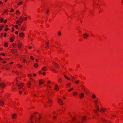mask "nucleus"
<instances>
[{
  "label": "nucleus",
  "mask_w": 123,
  "mask_h": 123,
  "mask_svg": "<svg viewBox=\"0 0 123 123\" xmlns=\"http://www.w3.org/2000/svg\"><path fill=\"white\" fill-rule=\"evenodd\" d=\"M18 48H21V45L20 43H19L18 44Z\"/></svg>",
  "instance_id": "5701e85b"
},
{
  "label": "nucleus",
  "mask_w": 123,
  "mask_h": 123,
  "mask_svg": "<svg viewBox=\"0 0 123 123\" xmlns=\"http://www.w3.org/2000/svg\"><path fill=\"white\" fill-rule=\"evenodd\" d=\"M53 65L56 68H58L59 67V66L57 64L55 63H53Z\"/></svg>",
  "instance_id": "0eeeda50"
},
{
  "label": "nucleus",
  "mask_w": 123,
  "mask_h": 123,
  "mask_svg": "<svg viewBox=\"0 0 123 123\" xmlns=\"http://www.w3.org/2000/svg\"><path fill=\"white\" fill-rule=\"evenodd\" d=\"M58 34L59 36H61V33L59 32H58Z\"/></svg>",
  "instance_id": "58836bf2"
},
{
  "label": "nucleus",
  "mask_w": 123,
  "mask_h": 123,
  "mask_svg": "<svg viewBox=\"0 0 123 123\" xmlns=\"http://www.w3.org/2000/svg\"><path fill=\"white\" fill-rule=\"evenodd\" d=\"M21 61L23 62H25L26 61V60L25 59H23L22 60H21Z\"/></svg>",
  "instance_id": "a19ab883"
},
{
  "label": "nucleus",
  "mask_w": 123,
  "mask_h": 123,
  "mask_svg": "<svg viewBox=\"0 0 123 123\" xmlns=\"http://www.w3.org/2000/svg\"><path fill=\"white\" fill-rule=\"evenodd\" d=\"M82 88L84 90V91L87 92V91L86 90L85 88Z\"/></svg>",
  "instance_id": "2f4dec72"
},
{
  "label": "nucleus",
  "mask_w": 123,
  "mask_h": 123,
  "mask_svg": "<svg viewBox=\"0 0 123 123\" xmlns=\"http://www.w3.org/2000/svg\"><path fill=\"white\" fill-rule=\"evenodd\" d=\"M51 101L50 100H49L48 101V103H50L51 102Z\"/></svg>",
  "instance_id": "49530a36"
},
{
  "label": "nucleus",
  "mask_w": 123,
  "mask_h": 123,
  "mask_svg": "<svg viewBox=\"0 0 123 123\" xmlns=\"http://www.w3.org/2000/svg\"><path fill=\"white\" fill-rule=\"evenodd\" d=\"M47 69V68L45 66L42 69V70L43 71H45Z\"/></svg>",
  "instance_id": "f8f14e48"
},
{
  "label": "nucleus",
  "mask_w": 123,
  "mask_h": 123,
  "mask_svg": "<svg viewBox=\"0 0 123 123\" xmlns=\"http://www.w3.org/2000/svg\"><path fill=\"white\" fill-rule=\"evenodd\" d=\"M84 96V94L83 93H82L80 94V98H82Z\"/></svg>",
  "instance_id": "4468645a"
},
{
  "label": "nucleus",
  "mask_w": 123,
  "mask_h": 123,
  "mask_svg": "<svg viewBox=\"0 0 123 123\" xmlns=\"http://www.w3.org/2000/svg\"><path fill=\"white\" fill-rule=\"evenodd\" d=\"M3 26H1L0 27V31H1V30H2V29L3 28Z\"/></svg>",
  "instance_id": "7c9ffc66"
},
{
  "label": "nucleus",
  "mask_w": 123,
  "mask_h": 123,
  "mask_svg": "<svg viewBox=\"0 0 123 123\" xmlns=\"http://www.w3.org/2000/svg\"><path fill=\"white\" fill-rule=\"evenodd\" d=\"M73 88L71 89H69V90H68V91H69L70 92L71 90H73Z\"/></svg>",
  "instance_id": "ea45409f"
},
{
  "label": "nucleus",
  "mask_w": 123,
  "mask_h": 123,
  "mask_svg": "<svg viewBox=\"0 0 123 123\" xmlns=\"http://www.w3.org/2000/svg\"><path fill=\"white\" fill-rule=\"evenodd\" d=\"M34 117H35V118L34 119V120H36V118L37 117L36 116H35Z\"/></svg>",
  "instance_id": "4d7b16f0"
},
{
  "label": "nucleus",
  "mask_w": 123,
  "mask_h": 123,
  "mask_svg": "<svg viewBox=\"0 0 123 123\" xmlns=\"http://www.w3.org/2000/svg\"><path fill=\"white\" fill-rule=\"evenodd\" d=\"M19 19L20 20H19L20 22L21 23H22L23 20V17L21 16H20L19 18Z\"/></svg>",
  "instance_id": "6e6552de"
},
{
  "label": "nucleus",
  "mask_w": 123,
  "mask_h": 123,
  "mask_svg": "<svg viewBox=\"0 0 123 123\" xmlns=\"http://www.w3.org/2000/svg\"><path fill=\"white\" fill-rule=\"evenodd\" d=\"M38 64L37 63H35L34 65V67H38Z\"/></svg>",
  "instance_id": "6ab92c4d"
},
{
  "label": "nucleus",
  "mask_w": 123,
  "mask_h": 123,
  "mask_svg": "<svg viewBox=\"0 0 123 123\" xmlns=\"http://www.w3.org/2000/svg\"><path fill=\"white\" fill-rule=\"evenodd\" d=\"M9 29L8 28H6L5 30V31H7Z\"/></svg>",
  "instance_id": "4c0bfd02"
},
{
  "label": "nucleus",
  "mask_w": 123,
  "mask_h": 123,
  "mask_svg": "<svg viewBox=\"0 0 123 123\" xmlns=\"http://www.w3.org/2000/svg\"><path fill=\"white\" fill-rule=\"evenodd\" d=\"M74 76H72V81L74 80Z\"/></svg>",
  "instance_id": "e433bc0d"
},
{
  "label": "nucleus",
  "mask_w": 123,
  "mask_h": 123,
  "mask_svg": "<svg viewBox=\"0 0 123 123\" xmlns=\"http://www.w3.org/2000/svg\"><path fill=\"white\" fill-rule=\"evenodd\" d=\"M1 55H3V56H4L5 55V54L3 53H2L1 54Z\"/></svg>",
  "instance_id": "e2e57ef3"
},
{
  "label": "nucleus",
  "mask_w": 123,
  "mask_h": 123,
  "mask_svg": "<svg viewBox=\"0 0 123 123\" xmlns=\"http://www.w3.org/2000/svg\"><path fill=\"white\" fill-rule=\"evenodd\" d=\"M13 46L14 47H15V44H13Z\"/></svg>",
  "instance_id": "13d9d810"
},
{
  "label": "nucleus",
  "mask_w": 123,
  "mask_h": 123,
  "mask_svg": "<svg viewBox=\"0 0 123 123\" xmlns=\"http://www.w3.org/2000/svg\"><path fill=\"white\" fill-rule=\"evenodd\" d=\"M33 117H34V116H32L31 118L30 119V122L31 123H34V121L32 120V119Z\"/></svg>",
  "instance_id": "ddd939ff"
},
{
  "label": "nucleus",
  "mask_w": 123,
  "mask_h": 123,
  "mask_svg": "<svg viewBox=\"0 0 123 123\" xmlns=\"http://www.w3.org/2000/svg\"><path fill=\"white\" fill-rule=\"evenodd\" d=\"M31 58L32 60H34V58H32V56H31Z\"/></svg>",
  "instance_id": "c03bdc74"
},
{
  "label": "nucleus",
  "mask_w": 123,
  "mask_h": 123,
  "mask_svg": "<svg viewBox=\"0 0 123 123\" xmlns=\"http://www.w3.org/2000/svg\"><path fill=\"white\" fill-rule=\"evenodd\" d=\"M3 21L4 20L3 19L1 18L0 19V21L3 22Z\"/></svg>",
  "instance_id": "f704fd0d"
},
{
  "label": "nucleus",
  "mask_w": 123,
  "mask_h": 123,
  "mask_svg": "<svg viewBox=\"0 0 123 123\" xmlns=\"http://www.w3.org/2000/svg\"><path fill=\"white\" fill-rule=\"evenodd\" d=\"M62 79L61 78H60L58 80V81L59 82H61L62 81Z\"/></svg>",
  "instance_id": "bb28decb"
},
{
  "label": "nucleus",
  "mask_w": 123,
  "mask_h": 123,
  "mask_svg": "<svg viewBox=\"0 0 123 123\" xmlns=\"http://www.w3.org/2000/svg\"><path fill=\"white\" fill-rule=\"evenodd\" d=\"M39 73L40 74H42V72L41 71H40L39 72Z\"/></svg>",
  "instance_id": "5fc2aeb1"
},
{
  "label": "nucleus",
  "mask_w": 123,
  "mask_h": 123,
  "mask_svg": "<svg viewBox=\"0 0 123 123\" xmlns=\"http://www.w3.org/2000/svg\"><path fill=\"white\" fill-rule=\"evenodd\" d=\"M83 37L85 39H86L87 38L88 36V35L86 33L84 34H83Z\"/></svg>",
  "instance_id": "39448f33"
},
{
  "label": "nucleus",
  "mask_w": 123,
  "mask_h": 123,
  "mask_svg": "<svg viewBox=\"0 0 123 123\" xmlns=\"http://www.w3.org/2000/svg\"><path fill=\"white\" fill-rule=\"evenodd\" d=\"M17 67L18 68H21L22 67V66L19 64H18L17 65Z\"/></svg>",
  "instance_id": "aec40b11"
},
{
  "label": "nucleus",
  "mask_w": 123,
  "mask_h": 123,
  "mask_svg": "<svg viewBox=\"0 0 123 123\" xmlns=\"http://www.w3.org/2000/svg\"><path fill=\"white\" fill-rule=\"evenodd\" d=\"M15 33L16 34H17L18 33V31H16L15 32Z\"/></svg>",
  "instance_id": "bf43d9fd"
},
{
  "label": "nucleus",
  "mask_w": 123,
  "mask_h": 123,
  "mask_svg": "<svg viewBox=\"0 0 123 123\" xmlns=\"http://www.w3.org/2000/svg\"><path fill=\"white\" fill-rule=\"evenodd\" d=\"M0 4H3L2 2L1 1H0Z\"/></svg>",
  "instance_id": "6e6d98bb"
},
{
  "label": "nucleus",
  "mask_w": 123,
  "mask_h": 123,
  "mask_svg": "<svg viewBox=\"0 0 123 123\" xmlns=\"http://www.w3.org/2000/svg\"><path fill=\"white\" fill-rule=\"evenodd\" d=\"M86 118V116H84L82 117V119L83 120H85Z\"/></svg>",
  "instance_id": "a878e982"
},
{
  "label": "nucleus",
  "mask_w": 123,
  "mask_h": 123,
  "mask_svg": "<svg viewBox=\"0 0 123 123\" xmlns=\"http://www.w3.org/2000/svg\"><path fill=\"white\" fill-rule=\"evenodd\" d=\"M19 36L20 37H23L24 36V34L22 32H21L19 34Z\"/></svg>",
  "instance_id": "9d476101"
},
{
  "label": "nucleus",
  "mask_w": 123,
  "mask_h": 123,
  "mask_svg": "<svg viewBox=\"0 0 123 123\" xmlns=\"http://www.w3.org/2000/svg\"><path fill=\"white\" fill-rule=\"evenodd\" d=\"M17 86H18V88L19 89H20L22 88L23 86V83H21L19 85H18V84H17Z\"/></svg>",
  "instance_id": "f03ea898"
},
{
  "label": "nucleus",
  "mask_w": 123,
  "mask_h": 123,
  "mask_svg": "<svg viewBox=\"0 0 123 123\" xmlns=\"http://www.w3.org/2000/svg\"><path fill=\"white\" fill-rule=\"evenodd\" d=\"M100 110H101L103 112H104V110L103 109H102V108H101L100 109Z\"/></svg>",
  "instance_id": "37998d69"
},
{
  "label": "nucleus",
  "mask_w": 123,
  "mask_h": 123,
  "mask_svg": "<svg viewBox=\"0 0 123 123\" xmlns=\"http://www.w3.org/2000/svg\"><path fill=\"white\" fill-rule=\"evenodd\" d=\"M71 84L70 83H68L66 84V86L67 87H69L71 86Z\"/></svg>",
  "instance_id": "393cba45"
},
{
  "label": "nucleus",
  "mask_w": 123,
  "mask_h": 123,
  "mask_svg": "<svg viewBox=\"0 0 123 123\" xmlns=\"http://www.w3.org/2000/svg\"><path fill=\"white\" fill-rule=\"evenodd\" d=\"M55 89L56 90H58L59 89V88L57 85H55Z\"/></svg>",
  "instance_id": "1a4fd4ad"
},
{
  "label": "nucleus",
  "mask_w": 123,
  "mask_h": 123,
  "mask_svg": "<svg viewBox=\"0 0 123 123\" xmlns=\"http://www.w3.org/2000/svg\"><path fill=\"white\" fill-rule=\"evenodd\" d=\"M58 102L59 104L61 105H62L63 104V101L59 98L58 99Z\"/></svg>",
  "instance_id": "20e7f679"
},
{
  "label": "nucleus",
  "mask_w": 123,
  "mask_h": 123,
  "mask_svg": "<svg viewBox=\"0 0 123 123\" xmlns=\"http://www.w3.org/2000/svg\"><path fill=\"white\" fill-rule=\"evenodd\" d=\"M14 11V10L12 9H11V10L10 11V12H12L13 11Z\"/></svg>",
  "instance_id": "79ce46f5"
},
{
  "label": "nucleus",
  "mask_w": 123,
  "mask_h": 123,
  "mask_svg": "<svg viewBox=\"0 0 123 123\" xmlns=\"http://www.w3.org/2000/svg\"><path fill=\"white\" fill-rule=\"evenodd\" d=\"M100 103V101L99 99H97L95 100L94 101V106L96 108V111L94 110V111L95 113L97 115L98 112L97 111H99V105L98 104Z\"/></svg>",
  "instance_id": "f257e3e1"
},
{
  "label": "nucleus",
  "mask_w": 123,
  "mask_h": 123,
  "mask_svg": "<svg viewBox=\"0 0 123 123\" xmlns=\"http://www.w3.org/2000/svg\"><path fill=\"white\" fill-rule=\"evenodd\" d=\"M4 102L3 101H2V100H1L0 101V104L2 106L3 104H4Z\"/></svg>",
  "instance_id": "2eb2a0df"
},
{
  "label": "nucleus",
  "mask_w": 123,
  "mask_h": 123,
  "mask_svg": "<svg viewBox=\"0 0 123 123\" xmlns=\"http://www.w3.org/2000/svg\"><path fill=\"white\" fill-rule=\"evenodd\" d=\"M77 94V93L76 92H74L73 93V95L74 96H75Z\"/></svg>",
  "instance_id": "4be33fe9"
},
{
  "label": "nucleus",
  "mask_w": 123,
  "mask_h": 123,
  "mask_svg": "<svg viewBox=\"0 0 123 123\" xmlns=\"http://www.w3.org/2000/svg\"><path fill=\"white\" fill-rule=\"evenodd\" d=\"M17 52V50L15 49H14L13 51V53H15Z\"/></svg>",
  "instance_id": "473e14b6"
},
{
  "label": "nucleus",
  "mask_w": 123,
  "mask_h": 123,
  "mask_svg": "<svg viewBox=\"0 0 123 123\" xmlns=\"http://www.w3.org/2000/svg\"><path fill=\"white\" fill-rule=\"evenodd\" d=\"M14 31V28H13L12 30V32H13Z\"/></svg>",
  "instance_id": "774afa93"
},
{
  "label": "nucleus",
  "mask_w": 123,
  "mask_h": 123,
  "mask_svg": "<svg viewBox=\"0 0 123 123\" xmlns=\"http://www.w3.org/2000/svg\"><path fill=\"white\" fill-rule=\"evenodd\" d=\"M27 85L28 88H30L31 85V83L30 82H29L27 83Z\"/></svg>",
  "instance_id": "9b49d317"
},
{
  "label": "nucleus",
  "mask_w": 123,
  "mask_h": 123,
  "mask_svg": "<svg viewBox=\"0 0 123 123\" xmlns=\"http://www.w3.org/2000/svg\"><path fill=\"white\" fill-rule=\"evenodd\" d=\"M7 21V20H5L4 22V23H6Z\"/></svg>",
  "instance_id": "09e8293b"
},
{
  "label": "nucleus",
  "mask_w": 123,
  "mask_h": 123,
  "mask_svg": "<svg viewBox=\"0 0 123 123\" xmlns=\"http://www.w3.org/2000/svg\"><path fill=\"white\" fill-rule=\"evenodd\" d=\"M51 70L52 71H53L54 72H55V70H54V69H53V68H52V69H51Z\"/></svg>",
  "instance_id": "de8ad7c7"
},
{
  "label": "nucleus",
  "mask_w": 123,
  "mask_h": 123,
  "mask_svg": "<svg viewBox=\"0 0 123 123\" xmlns=\"http://www.w3.org/2000/svg\"><path fill=\"white\" fill-rule=\"evenodd\" d=\"M43 82H42V81L40 80H39V85H40L42 84H43Z\"/></svg>",
  "instance_id": "c756f323"
},
{
  "label": "nucleus",
  "mask_w": 123,
  "mask_h": 123,
  "mask_svg": "<svg viewBox=\"0 0 123 123\" xmlns=\"http://www.w3.org/2000/svg\"><path fill=\"white\" fill-rule=\"evenodd\" d=\"M31 48H32V47L31 46H30L29 47V48L30 49H31Z\"/></svg>",
  "instance_id": "052dcab7"
},
{
  "label": "nucleus",
  "mask_w": 123,
  "mask_h": 123,
  "mask_svg": "<svg viewBox=\"0 0 123 123\" xmlns=\"http://www.w3.org/2000/svg\"><path fill=\"white\" fill-rule=\"evenodd\" d=\"M50 82H50V81H48V83H49V84H50Z\"/></svg>",
  "instance_id": "680f3d73"
},
{
  "label": "nucleus",
  "mask_w": 123,
  "mask_h": 123,
  "mask_svg": "<svg viewBox=\"0 0 123 123\" xmlns=\"http://www.w3.org/2000/svg\"><path fill=\"white\" fill-rule=\"evenodd\" d=\"M17 116V115L16 114H14L12 115V119H14L15 118V117H16Z\"/></svg>",
  "instance_id": "423d86ee"
},
{
  "label": "nucleus",
  "mask_w": 123,
  "mask_h": 123,
  "mask_svg": "<svg viewBox=\"0 0 123 123\" xmlns=\"http://www.w3.org/2000/svg\"><path fill=\"white\" fill-rule=\"evenodd\" d=\"M19 22H20V21L19 20H17L16 21V23L17 24H18V25H20V24H19Z\"/></svg>",
  "instance_id": "b1692460"
},
{
  "label": "nucleus",
  "mask_w": 123,
  "mask_h": 123,
  "mask_svg": "<svg viewBox=\"0 0 123 123\" xmlns=\"http://www.w3.org/2000/svg\"><path fill=\"white\" fill-rule=\"evenodd\" d=\"M6 35V33H4V36L5 37Z\"/></svg>",
  "instance_id": "864d4df0"
},
{
  "label": "nucleus",
  "mask_w": 123,
  "mask_h": 123,
  "mask_svg": "<svg viewBox=\"0 0 123 123\" xmlns=\"http://www.w3.org/2000/svg\"><path fill=\"white\" fill-rule=\"evenodd\" d=\"M28 76L29 77L30 76L31 77V74H30L28 75Z\"/></svg>",
  "instance_id": "69168bd1"
},
{
  "label": "nucleus",
  "mask_w": 123,
  "mask_h": 123,
  "mask_svg": "<svg viewBox=\"0 0 123 123\" xmlns=\"http://www.w3.org/2000/svg\"><path fill=\"white\" fill-rule=\"evenodd\" d=\"M103 121L104 122L107 121L106 120H105V119H103Z\"/></svg>",
  "instance_id": "3c124183"
},
{
  "label": "nucleus",
  "mask_w": 123,
  "mask_h": 123,
  "mask_svg": "<svg viewBox=\"0 0 123 123\" xmlns=\"http://www.w3.org/2000/svg\"><path fill=\"white\" fill-rule=\"evenodd\" d=\"M14 38V37H12L10 39V41L11 42H12L13 41V39Z\"/></svg>",
  "instance_id": "dca6fc26"
},
{
  "label": "nucleus",
  "mask_w": 123,
  "mask_h": 123,
  "mask_svg": "<svg viewBox=\"0 0 123 123\" xmlns=\"http://www.w3.org/2000/svg\"><path fill=\"white\" fill-rule=\"evenodd\" d=\"M0 86L1 88H3L5 86V85L3 82L0 83Z\"/></svg>",
  "instance_id": "7ed1b4c3"
},
{
  "label": "nucleus",
  "mask_w": 123,
  "mask_h": 123,
  "mask_svg": "<svg viewBox=\"0 0 123 123\" xmlns=\"http://www.w3.org/2000/svg\"><path fill=\"white\" fill-rule=\"evenodd\" d=\"M25 28V27H24L23 26H22L21 28L20 29L22 31H23L24 30Z\"/></svg>",
  "instance_id": "412c9836"
},
{
  "label": "nucleus",
  "mask_w": 123,
  "mask_h": 123,
  "mask_svg": "<svg viewBox=\"0 0 123 123\" xmlns=\"http://www.w3.org/2000/svg\"><path fill=\"white\" fill-rule=\"evenodd\" d=\"M33 75L34 76H36V74H33Z\"/></svg>",
  "instance_id": "338daca9"
},
{
  "label": "nucleus",
  "mask_w": 123,
  "mask_h": 123,
  "mask_svg": "<svg viewBox=\"0 0 123 123\" xmlns=\"http://www.w3.org/2000/svg\"><path fill=\"white\" fill-rule=\"evenodd\" d=\"M15 27L17 29H18V26L17 25H16Z\"/></svg>",
  "instance_id": "603ef678"
},
{
  "label": "nucleus",
  "mask_w": 123,
  "mask_h": 123,
  "mask_svg": "<svg viewBox=\"0 0 123 123\" xmlns=\"http://www.w3.org/2000/svg\"><path fill=\"white\" fill-rule=\"evenodd\" d=\"M92 97L93 98L95 99L96 98V96L95 95L93 94L92 95Z\"/></svg>",
  "instance_id": "a211bd4d"
},
{
  "label": "nucleus",
  "mask_w": 123,
  "mask_h": 123,
  "mask_svg": "<svg viewBox=\"0 0 123 123\" xmlns=\"http://www.w3.org/2000/svg\"><path fill=\"white\" fill-rule=\"evenodd\" d=\"M79 80L75 81V82L77 84L78 83H79Z\"/></svg>",
  "instance_id": "c9c22d12"
},
{
  "label": "nucleus",
  "mask_w": 123,
  "mask_h": 123,
  "mask_svg": "<svg viewBox=\"0 0 123 123\" xmlns=\"http://www.w3.org/2000/svg\"><path fill=\"white\" fill-rule=\"evenodd\" d=\"M19 93L20 94H21L22 93V92L21 91H19Z\"/></svg>",
  "instance_id": "0e129e2a"
},
{
  "label": "nucleus",
  "mask_w": 123,
  "mask_h": 123,
  "mask_svg": "<svg viewBox=\"0 0 123 123\" xmlns=\"http://www.w3.org/2000/svg\"><path fill=\"white\" fill-rule=\"evenodd\" d=\"M42 74L43 75H44L46 74V73L45 72H44L43 73H42Z\"/></svg>",
  "instance_id": "a18cd8bd"
},
{
  "label": "nucleus",
  "mask_w": 123,
  "mask_h": 123,
  "mask_svg": "<svg viewBox=\"0 0 123 123\" xmlns=\"http://www.w3.org/2000/svg\"><path fill=\"white\" fill-rule=\"evenodd\" d=\"M19 12V11L18 10H17L16 11V13H18Z\"/></svg>",
  "instance_id": "8fccbe9b"
},
{
  "label": "nucleus",
  "mask_w": 123,
  "mask_h": 123,
  "mask_svg": "<svg viewBox=\"0 0 123 123\" xmlns=\"http://www.w3.org/2000/svg\"><path fill=\"white\" fill-rule=\"evenodd\" d=\"M4 45L5 46V47H7L8 46L7 44V43H5Z\"/></svg>",
  "instance_id": "cd10ccee"
},
{
  "label": "nucleus",
  "mask_w": 123,
  "mask_h": 123,
  "mask_svg": "<svg viewBox=\"0 0 123 123\" xmlns=\"http://www.w3.org/2000/svg\"><path fill=\"white\" fill-rule=\"evenodd\" d=\"M64 77H65V78L66 79H67V80H71V79H70V78H69L68 77H67V76H66L64 74Z\"/></svg>",
  "instance_id": "f3484780"
},
{
  "label": "nucleus",
  "mask_w": 123,
  "mask_h": 123,
  "mask_svg": "<svg viewBox=\"0 0 123 123\" xmlns=\"http://www.w3.org/2000/svg\"><path fill=\"white\" fill-rule=\"evenodd\" d=\"M23 3V2H20L17 3V5H19L22 4V3Z\"/></svg>",
  "instance_id": "c85d7f7f"
},
{
  "label": "nucleus",
  "mask_w": 123,
  "mask_h": 123,
  "mask_svg": "<svg viewBox=\"0 0 123 123\" xmlns=\"http://www.w3.org/2000/svg\"><path fill=\"white\" fill-rule=\"evenodd\" d=\"M24 19V20H26L27 19V17H24L23 18Z\"/></svg>",
  "instance_id": "72a5a7b5"
}]
</instances>
